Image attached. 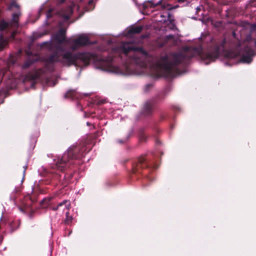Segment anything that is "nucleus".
<instances>
[{
	"label": "nucleus",
	"instance_id": "1",
	"mask_svg": "<svg viewBox=\"0 0 256 256\" xmlns=\"http://www.w3.org/2000/svg\"><path fill=\"white\" fill-rule=\"evenodd\" d=\"M65 30H60L54 36V42L58 44L56 52L50 56L46 62V68L50 70L48 65L52 63L58 62L64 65L69 66L72 64H78V61H82L84 66L88 65L90 61L95 60L96 68L102 70L123 75L132 74H139L143 72H138L134 70V66L132 64L130 65H124L122 68L114 66L111 60H96L95 56L88 52L79 54L73 55L69 52H64L61 46H70L74 50L80 46L88 44L89 40L88 37L84 34L80 36L77 38L66 40Z\"/></svg>",
	"mask_w": 256,
	"mask_h": 256
},
{
	"label": "nucleus",
	"instance_id": "2",
	"mask_svg": "<svg viewBox=\"0 0 256 256\" xmlns=\"http://www.w3.org/2000/svg\"><path fill=\"white\" fill-rule=\"evenodd\" d=\"M199 55L208 64L214 61L218 56L216 51L212 53H203L198 49H188L178 54H172L161 57L152 66V68L159 76H173L176 70L175 66L196 55Z\"/></svg>",
	"mask_w": 256,
	"mask_h": 256
},
{
	"label": "nucleus",
	"instance_id": "3",
	"mask_svg": "<svg viewBox=\"0 0 256 256\" xmlns=\"http://www.w3.org/2000/svg\"><path fill=\"white\" fill-rule=\"evenodd\" d=\"M122 51L126 55L132 56V60L140 68L147 66L146 62L148 60L147 54L141 48H136L132 43L126 42L121 46Z\"/></svg>",
	"mask_w": 256,
	"mask_h": 256
},
{
	"label": "nucleus",
	"instance_id": "4",
	"mask_svg": "<svg viewBox=\"0 0 256 256\" xmlns=\"http://www.w3.org/2000/svg\"><path fill=\"white\" fill-rule=\"evenodd\" d=\"M238 54L242 55L240 62L249 64L252 61L253 50L249 47L248 42H244L240 43L236 46V51L230 50L227 52L225 54V56L228 59H232Z\"/></svg>",
	"mask_w": 256,
	"mask_h": 256
},
{
	"label": "nucleus",
	"instance_id": "5",
	"mask_svg": "<svg viewBox=\"0 0 256 256\" xmlns=\"http://www.w3.org/2000/svg\"><path fill=\"white\" fill-rule=\"evenodd\" d=\"M158 6H160V8L164 10V12L160 14V18L158 20V21L161 22H165L168 20L170 21V15L168 11L172 9L173 7L172 5L168 4L166 0H160L156 4L154 3L153 0L145 2L143 4V8L145 12L148 14V12L146 11L147 8H154Z\"/></svg>",
	"mask_w": 256,
	"mask_h": 256
},
{
	"label": "nucleus",
	"instance_id": "6",
	"mask_svg": "<svg viewBox=\"0 0 256 256\" xmlns=\"http://www.w3.org/2000/svg\"><path fill=\"white\" fill-rule=\"evenodd\" d=\"M64 206L66 210V223H69L71 222L72 220V217L69 216V210L70 206V203L68 200H64L62 202H60L56 206H53L52 209L54 210H56L59 208Z\"/></svg>",
	"mask_w": 256,
	"mask_h": 256
},
{
	"label": "nucleus",
	"instance_id": "7",
	"mask_svg": "<svg viewBox=\"0 0 256 256\" xmlns=\"http://www.w3.org/2000/svg\"><path fill=\"white\" fill-rule=\"evenodd\" d=\"M72 12L73 10L72 8V6H70L66 9L62 10L60 12L59 14L61 17L63 18L64 20H67L72 15Z\"/></svg>",
	"mask_w": 256,
	"mask_h": 256
},
{
	"label": "nucleus",
	"instance_id": "8",
	"mask_svg": "<svg viewBox=\"0 0 256 256\" xmlns=\"http://www.w3.org/2000/svg\"><path fill=\"white\" fill-rule=\"evenodd\" d=\"M43 72V70H39L32 74H28L26 77V80H34L39 78L40 74Z\"/></svg>",
	"mask_w": 256,
	"mask_h": 256
},
{
	"label": "nucleus",
	"instance_id": "9",
	"mask_svg": "<svg viewBox=\"0 0 256 256\" xmlns=\"http://www.w3.org/2000/svg\"><path fill=\"white\" fill-rule=\"evenodd\" d=\"M142 26H135L134 28H131L129 30V32L130 34H138L141 32L142 30Z\"/></svg>",
	"mask_w": 256,
	"mask_h": 256
},
{
	"label": "nucleus",
	"instance_id": "10",
	"mask_svg": "<svg viewBox=\"0 0 256 256\" xmlns=\"http://www.w3.org/2000/svg\"><path fill=\"white\" fill-rule=\"evenodd\" d=\"M8 42L1 36L0 37V50H2L7 45Z\"/></svg>",
	"mask_w": 256,
	"mask_h": 256
},
{
	"label": "nucleus",
	"instance_id": "11",
	"mask_svg": "<svg viewBox=\"0 0 256 256\" xmlns=\"http://www.w3.org/2000/svg\"><path fill=\"white\" fill-rule=\"evenodd\" d=\"M8 26V24L4 21H2L0 22V30H3Z\"/></svg>",
	"mask_w": 256,
	"mask_h": 256
},
{
	"label": "nucleus",
	"instance_id": "12",
	"mask_svg": "<svg viewBox=\"0 0 256 256\" xmlns=\"http://www.w3.org/2000/svg\"><path fill=\"white\" fill-rule=\"evenodd\" d=\"M66 97H71L72 98H74L76 97V92L74 90L69 91L66 94Z\"/></svg>",
	"mask_w": 256,
	"mask_h": 256
},
{
	"label": "nucleus",
	"instance_id": "13",
	"mask_svg": "<svg viewBox=\"0 0 256 256\" xmlns=\"http://www.w3.org/2000/svg\"><path fill=\"white\" fill-rule=\"evenodd\" d=\"M57 210H62L63 212H65L66 211V210L64 206H63L59 208Z\"/></svg>",
	"mask_w": 256,
	"mask_h": 256
},
{
	"label": "nucleus",
	"instance_id": "14",
	"mask_svg": "<svg viewBox=\"0 0 256 256\" xmlns=\"http://www.w3.org/2000/svg\"><path fill=\"white\" fill-rule=\"evenodd\" d=\"M17 18H18V16L16 14H14V16H13V18H14V21L15 22H17Z\"/></svg>",
	"mask_w": 256,
	"mask_h": 256
},
{
	"label": "nucleus",
	"instance_id": "15",
	"mask_svg": "<svg viewBox=\"0 0 256 256\" xmlns=\"http://www.w3.org/2000/svg\"><path fill=\"white\" fill-rule=\"evenodd\" d=\"M66 162V160H64L63 158L60 160V164H61L63 163H65Z\"/></svg>",
	"mask_w": 256,
	"mask_h": 256
},
{
	"label": "nucleus",
	"instance_id": "16",
	"mask_svg": "<svg viewBox=\"0 0 256 256\" xmlns=\"http://www.w3.org/2000/svg\"><path fill=\"white\" fill-rule=\"evenodd\" d=\"M252 30H254L256 28V24H254L252 26Z\"/></svg>",
	"mask_w": 256,
	"mask_h": 256
},
{
	"label": "nucleus",
	"instance_id": "17",
	"mask_svg": "<svg viewBox=\"0 0 256 256\" xmlns=\"http://www.w3.org/2000/svg\"><path fill=\"white\" fill-rule=\"evenodd\" d=\"M29 64H28L27 63L25 64L24 65V68H26L28 66Z\"/></svg>",
	"mask_w": 256,
	"mask_h": 256
},
{
	"label": "nucleus",
	"instance_id": "18",
	"mask_svg": "<svg viewBox=\"0 0 256 256\" xmlns=\"http://www.w3.org/2000/svg\"><path fill=\"white\" fill-rule=\"evenodd\" d=\"M0 74H2V76H4V72L1 70L0 72Z\"/></svg>",
	"mask_w": 256,
	"mask_h": 256
},
{
	"label": "nucleus",
	"instance_id": "19",
	"mask_svg": "<svg viewBox=\"0 0 256 256\" xmlns=\"http://www.w3.org/2000/svg\"><path fill=\"white\" fill-rule=\"evenodd\" d=\"M178 2H184L186 0H178Z\"/></svg>",
	"mask_w": 256,
	"mask_h": 256
},
{
	"label": "nucleus",
	"instance_id": "20",
	"mask_svg": "<svg viewBox=\"0 0 256 256\" xmlns=\"http://www.w3.org/2000/svg\"><path fill=\"white\" fill-rule=\"evenodd\" d=\"M14 32H13V33L12 34V37H14Z\"/></svg>",
	"mask_w": 256,
	"mask_h": 256
},
{
	"label": "nucleus",
	"instance_id": "21",
	"mask_svg": "<svg viewBox=\"0 0 256 256\" xmlns=\"http://www.w3.org/2000/svg\"><path fill=\"white\" fill-rule=\"evenodd\" d=\"M50 12H48V14H47V16H48H48H50Z\"/></svg>",
	"mask_w": 256,
	"mask_h": 256
},
{
	"label": "nucleus",
	"instance_id": "22",
	"mask_svg": "<svg viewBox=\"0 0 256 256\" xmlns=\"http://www.w3.org/2000/svg\"><path fill=\"white\" fill-rule=\"evenodd\" d=\"M1 95V92H0V96Z\"/></svg>",
	"mask_w": 256,
	"mask_h": 256
}]
</instances>
